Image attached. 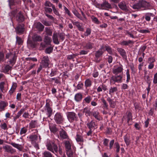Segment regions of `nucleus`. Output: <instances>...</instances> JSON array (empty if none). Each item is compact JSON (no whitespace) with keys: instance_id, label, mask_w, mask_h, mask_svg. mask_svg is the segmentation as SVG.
<instances>
[{"instance_id":"obj_1","label":"nucleus","mask_w":157,"mask_h":157,"mask_svg":"<svg viewBox=\"0 0 157 157\" xmlns=\"http://www.w3.org/2000/svg\"><path fill=\"white\" fill-rule=\"evenodd\" d=\"M150 6L149 3L144 0H141L133 4L131 7L134 10H144L147 9Z\"/></svg>"},{"instance_id":"obj_2","label":"nucleus","mask_w":157,"mask_h":157,"mask_svg":"<svg viewBox=\"0 0 157 157\" xmlns=\"http://www.w3.org/2000/svg\"><path fill=\"white\" fill-rule=\"evenodd\" d=\"M11 17H15L16 20L19 22H23L24 19V17L21 11H19L17 10H15L9 13Z\"/></svg>"},{"instance_id":"obj_3","label":"nucleus","mask_w":157,"mask_h":157,"mask_svg":"<svg viewBox=\"0 0 157 157\" xmlns=\"http://www.w3.org/2000/svg\"><path fill=\"white\" fill-rule=\"evenodd\" d=\"M66 115L67 120L71 123L78 121V118L76 114L74 112H67L66 113Z\"/></svg>"},{"instance_id":"obj_4","label":"nucleus","mask_w":157,"mask_h":157,"mask_svg":"<svg viewBox=\"0 0 157 157\" xmlns=\"http://www.w3.org/2000/svg\"><path fill=\"white\" fill-rule=\"evenodd\" d=\"M46 146L47 149L52 153L56 154L58 152V147L56 144L52 141L48 143Z\"/></svg>"},{"instance_id":"obj_5","label":"nucleus","mask_w":157,"mask_h":157,"mask_svg":"<svg viewBox=\"0 0 157 157\" xmlns=\"http://www.w3.org/2000/svg\"><path fill=\"white\" fill-rule=\"evenodd\" d=\"M54 119L57 124H62L64 120L63 113L59 112H57L55 114Z\"/></svg>"},{"instance_id":"obj_6","label":"nucleus","mask_w":157,"mask_h":157,"mask_svg":"<svg viewBox=\"0 0 157 157\" xmlns=\"http://www.w3.org/2000/svg\"><path fill=\"white\" fill-rule=\"evenodd\" d=\"M123 74H122L119 75H115L112 76L110 79L111 83L113 82L115 84L116 82L121 83L122 82V78H123Z\"/></svg>"},{"instance_id":"obj_7","label":"nucleus","mask_w":157,"mask_h":157,"mask_svg":"<svg viewBox=\"0 0 157 157\" xmlns=\"http://www.w3.org/2000/svg\"><path fill=\"white\" fill-rule=\"evenodd\" d=\"M6 57L7 59L10 58L11 59L9 61L10 64L13 65L15 63L17 59L15 53H13L10 52L9 53H8L6 54Z\"/></svg>"},{"instance_id":"obj_8","label":"nucleus","mask_w":157,"mask_h":157,"mask_svg":"<svg viewBox=\"0 0 157 157\" xmlns=\"http://www.w3.org/2000/svg\"><path fill=\"white\" fill-rule=\"evenodd\" d=\"M45 110L46 112V114L48 117H50L53 113V109L49 102H46L45 106Z\"/></svg>"},{"instance_id":"obj_9","label":"nucleus","mask_w":157,"mask_h":157,"mask_svg":"<svg viewBox=\"0 0 157 157\" xmlns=\"http://www.w3.org/2000/svg\"><path fill=\"white\" fill-rule=\"evenodd\" d=\"M50 63V60L48 56H44L43 57L40 64L43 66L44 68H47L48 67Z\"/></svg>"},{"instance_id":"obj_10","label":"nucleus","mask_w":157,"mask_h":157,"mask_svg":"<svg viewBox=\"0 0 157 157\" xmlns=\"http://www.w3.org/2000/svg\"><path fill=\"white\" fill-rule=\"evenodd\" d=\"M35 131L34 133H36V134L31 135L29 136V140L31 142L32 144L34 143L38 139V130L37 129H33V131Z\"/></svg>"},{"instance_id":"obj_11","label":"nucleus","mask_w":157,"mask_h":157,"mask_svg":"<svg viewBox=\"0 0 157 157\" xmlns=\"http://www.w3.org/2000/svg\"><path fill=\"white\" fill-rule=\"evenodd\" d=\"M125 117L127 119V123L128 124L130 122L132 121V116L131 113L129 111H127L125 113V115L122 118V121H124L125 119Z\"/></svg>"},{"instance_id":"obj_12","label":"nucleus","mask_w":157,"mask_h":157,"mask_svg":"<svg viewBox=\"0 0 157 157\" xmlns=\"http://www.w3.org/2000/svg\"><path fill=\"white\" fill-rule=\"evenodd\" d=\"M3 148L5 150L6 152H7L11 154H13L16 152V150L13 148L11 146L6 145L3 146Z\"/></svg>"},{"instance_id":"obj_13","label":"nucleus","mask_w":157,"mask_h":157,"mask_svg":"<svg viewBox=\"0 0 157 157\" xmlns=\"http://www.w3.org/2000/svg\"><path fill=\"white\" fill-rule=\"evenodd\" d=\"M99 8L102 9H111L112 8L111 5L108 2L105 1L101 4L98 5Z\"/></svg>"},{"instance_id":"obj_14","label":"nucleus","mask_w":157,"mask_h":157,"mask_svg":"<svg viewBox=\"0 0 157 157\" xmlns=\"http://www.w3.org/2000/svg\"><path fill=\"white\" fill-rule=\"evenodd\" d=\"M16 31L17 33L20 34L23 33L24 31V26L23 24H19L15 28Z\"/></svg>"},{"instance_id":"obj_15","label":"nucleus","mask_w":157,"mask_h":157,"mask_svg":"<svg viewBox=\"0 0 157 157\" xmlns=\"http://www.w3.org/2000/svg\"><path fill=\"white\" fill-rule=\"evenodd\" d=\"M118 6L120 9L123 10H128V8L126 4L124 1H122L120 2L118 4Z\"/></svg>"},{"instance_id":"obj_16","label":"nucleus","mask_w":157,"mask_h":157,"mask_svg":"<svg viewBox=\"0 0 157 157\" xmlns=\"http://www.w3.org/2000/svg\"><path fill=\"white\" fill-rule=\"evenodd\" d=\"M86 125L89 129H95L97 128V125L93 121L87 123Z\"/></svg>"},{"instance_id":"obj_17","label":"nucleus","mask_w":157,"mask_h":157,"mask_svg":"<svg viewBox=\"0 0 157 157\" xmlns=\"http://www.w3.org/2000/svg\"><path fill=\"white\" fill-rule=\"evenodd\" d=\"M34 27L40 31H43L44 28V26L40 22L35 23Z\"/></svg>"},{"instance_id":"obj_18","label":"nucleus","mask_w":157,"mask_h":157,"mask_svg":"<svg viewBox=\"0 0 157 157\" xmlns=\"http://www.w3.org/2000/svg\"><path fill=\"white\" fill-rule=\"evenodd\" d=\"M123 68L122 65L116 68L113 69V72L115 75H118L120 73L122 72L123 70Z\"/></svg>"},{"instance_id":"obj_19","label":"nucleus","mask_w":157,"mask_h":157,"mask_svg":"<svg viewBox=\"0 0 157 157\" xmlns=\"http://www.w3.org/2000/svg\"><path fill=\"white\" fill-rule=\"evenodd\" d=\"M38 127V123L37 120H32L29 124L30 129L36 128Z\"/></svg>"},{"instance_id":"obj_20","label":"nucleus","mask_w":157,"mask_h":157,"mask_svg":"<svg viewBox=\"0 0 157 157\" xmlns=\"http://www.w3.org/2000/svg\"><path fill=\"white\" fill-rule=\"evenodd\" d=\"M76 141L79 143H83L84 142V139L82 135L80 133H77L75 137Z\"/></svg>"},{"instance_id":"obj_21","label":"nucleus","mask_w":157,"mask_h":157,"mask_svg":"<svg viewBox=\"0 0 157 157\" xmlns=\"http://www.w3.org/2000/svg\"><path fill=\"white\" fill-rule=\"evenodd\" d=\"M10 144L14 147L17 148L20 151H21L22 150L23 146L21 144H20L12 142L10 143Z\"/></svg>"},{"instance_id":"obj_22","label":"nucleus","mask_w":157,"mask_h":157,"mask_svg":"<svg viewBox=\"0 0 157 157\" xmlns=\"http://www.w3.org/2000/svg\"><path fill=\"white\" fill-rule=\"evenodd\" d=\"M59 134L60 137L63 139H67L68 137L66 132L63 129L60 131Z\"/></svg>"},{"instance_id":"obj_23","label":"nucleus","mask_w":157,"mask_h":157,"mask_svg":"<svg viewBox=\"0 0 157 157\" xmlns=\"http://www.w3.org/2000/svg\"><path fill=\"white\" fill-rule=\"evenodd\" d=\"M8 103L3 101L0 102V111H3L5 108L8 105Z\"/></svg>"},{"instance_id":"obj_24","label":"nucleus","mask_w":157,"mask_h":157,"mask_svg":"<svg viewBox=\"0 0 157 157\" xmlns=\"http://www.w3.org/2000/svg\"><path fill=\"white\" fill-rule=\"evenodd\" d=\"M71 22L73 25H75L78 28V30L81 31H84V29L80 25V23L78 22H75L73 20H71Z\"/></svg>"},{"instance_id":"obj_25","label":"nucleus","mask_w":157,"mask_h":157,"mask_svg":"<svg viewBox=\"0 0 157 157\" xmlns=\"http://www.w3.org/2000/svg\"><path fill=\"white\" fill-rule=\"evenodd\" d=\"M82 98V95L80 93L76 94L75 96V99L77 102L80 101Z\"/></svg>"},{"instance_id":"obj_26","label":"nucleus","mask_w":157,"mask_h":157,"mask_svg":"<svg viewBox=\"0 0 157 157\" xmlns=\"http://www.w3.org/2000/svg\"><path fill=\"white\" fill-rule=\"evenodd\" d=\"M52 40L54 43L56 44H59V42L58 39L57 33H54L52 36Z\"/></svg>"},{"instance_id":"obj_27","label":"nucleus","mask_w":157,"mask_h":157,"mask_svg":"<svg viewBox=\"0 0 157 157\" xmlns=\"http://www.w3.org/2000/svg\"><path fill=\"white\" fill-rule=\"evenodd\" d=\"M28 46L32 48H35L37 46V44L33 42L31 40L29 39L27 42Z\"/></svg>"},{"instance_id":"obj_28","label":"nucleus","mask_w":157,"mask_h":157,"mask_svg":"<svg viewBox=\"0 0 157 157\" xmlns=\"http://www.w3.org/2000/svg\"><path fill=\"white\" fill-rule=\"evenodd\" d=\"M25 109V108H22L17 113V115L14 117V119L15 120L18 119L21 115L24 112Z\"/></svg>"},{"instance_id":"obj_29","label":"nucleus","mask_w":157,"mask_h":157,"mask_svg":"<svg viewBox=\"0 0 157 157\" xmlns=\"http://www.w3.org/2000/svg\"><path fill=\"white\" fill-rule=\"evenodd\" d=\"M130 136L129 135H126L124 136V141L127 146L129 145L131 143V140H130Z\"/></svg>"},{"instance_id":"obj_30","label":"nucleus","mask_w":157,"mask_h":157,"mask_svg":"<svg viewBox=\"0 0 157 157\" xmlns=\"http://www.w3.org/2000/svg\"><path fill=\"white\" fill-rule=\"evenodd\" d=\"M49 128L51 131L54 133L56 132L58 130L56 128V125L55 124L50 125Z\"/></svg>"},{"instance_id":"obj_31","label":"nucleus","mask_w":157,"mask_h":157,"mask_svg":"<svg viewBox=\"0 0 157 157\" xmlns=\"http://www.w3.org/2000/svg\"><path fill=\"white\" fill-rule=\"evenodd\" d=\"M32 39L34 41H41L42 40V38L39 35H35L32 37Z\"/></svg>"},{"instance_id":"obj_32","label":"nucleus","mask_w":157,"mask_h":157,"mask_svg":"<svg viewBox=\"0 0 157 157\" xmlns=\"http://www.w3.org/2000/svg\"><path fill=\"white\" fill-rule=\"evenodd\" d=\"M52 41V39L51 37L48 36H45L44 38V42L47 44L49 45Z\"/></svg>"},{"instance_id":"obj_33","label":"nucleus","mask_w":157,"mask_h":157,"mask_svg":"<svg viewBox=\"0 0 157 157\" xmlns=\"http://www.w3.org/2000/svg\"><path fill=\"white\" fill-rule=\"evenodd\" d=\"M92 82L91 80L89 79H86L85 82V86L86 88L90 87L92 85Z\"/></svg>"},{"instance_id":"obj_34","label":"nucleus","mask_w":157,"mask_h":157,"mask_svg":"<svg viewBox=\"0 0 157 157\" xmlns=\"http://www.w3.org/2000/svg\"><path fill=\"white\" fill-rule=\"evenodd\" d=\"M83 112L85 113V115L87 116L90 115L91 112L88 107L85 108L83 109Z\"/></svg>"},{"instance_id":"obj_35","label":"nucleus","mask_w":157,"mask_h":157,"mask_svg":"<svg viewBox=\"0 0 157 157\" xmlns=\"http://www.w3.org/2000/svg\"><path fill=\"white\" fill-rule=\"evenodd\" d=\"M53 81H55V83L57 84H60V82L59 80V77L51 78L49 81L51 82H52Z\"/></svg>"},{"instance_id":"obj_36","label":"nucleus","mask_w":157,"mask_h":157,"mask_svg":"<svg viewBox=\"0 0 157 157\" xmlns=\"http://www.w3.org/2000/svg\"><path fill=\"white\" fill-rule=\"evenodd\" d=\"M107 100L109 102L110 106L112 108H114L115 107L114 103L113 100L111 99L110 98L108 97Z\"/></svg>"},{"instance_id":"obj_37","label":"nucleus","mask_w":157,"mask_h":157,"mask_svg":"<svg viewBox=\"0 0 157 157\" xmlns=\"http://www.w3.org/2000/svg\"><path fill=\"white\" fill-rule=\"evenodd\" d=\"M99 113L98 111H94L93 113V115L97 120L100 121L101 120V117L99 115Z\"/></svg>"},{"instance_id":"obj_38","label":"nucleus","mask_w":157,"mask_h":157,"mask_svg":"<svg viewBox=\"0 0 157 157\" xmlns=\"http://www.w3.org/2000/svg\"><path fill=\"white\" fill-rule=\"evenodd\" d=\"M43 157H53V156L51 152L48 151H45L43 153Z\"/></svg>"},{"instance_id":"obj_39","label":"nucleus","mask_w":157,"mask_h":157,"mask_svg":"<svg viewBox=\"0 0 157 157\" xmlns=\"http://www.w3.org/2000/svg\"><path fill=\"white\" fill-rule=\"evenodd\" d=\"M65 145L66 150H67V151L71 150V145L69 141H66L65 142Z\"/></svg>"},{"instance_id":"obj_40","label":"nucleus","mask_w":157,"mask_h":157,"mask_svg":"<svg viewBox=\"0 0 157 157\" xmlns=\"http://www.w3.org/2000/svg\"><path fill=\"white\" fill-rule=\"evenodd\" d=\"M45 32L47 35L52 36V31L48 27H46L45 28Z\"/></svg>"},{"instance_id":"obj_41","label":"nucleus","mask_w":157,"mask_h":157,"mask_svg":"<svg viewBox=\"0 0 157 157\" xmlns=\"http://www.w3.org/2000/svg\"><path fill=\"white\" fill-rule=\"evenodd\" d=\"M103 52L101 50H99L97 51L95 54V56L96 58H98L102 54Z\"/></svg>"},{"instance_id":"obj_42","label":"nucleus","mask_w":157,"mask_h":157,"mask_svg":"<svg viewBox=\"0 0 157 157\" xmlns=\"http://www.w3.org/2000/svg\"><path fill=\"white\" fill-rule=\"evenodd\" d=\"M118 52L123 58L126 57V54L124 50H118Z\"/></svg>"},{"instance_id":"obj_43","label":"nucleus","mask_w":157,"mask_h":157,"mask_svg":"<svg viewBox=\"0 0 157 157\" xmlns=\"http://www.w3.org/2000/svg\"><path fill=\"white\" fill-rule=\"evenodd\" d=\"M73 13L78 18H79L81 20H82V18L80 14L76 10H75L73 11Z\"/></svg>"},{"instance_id":"obj_44","label":"nucleus","mask_w":157,"mask_h":157,"mask_svg":"<svg viewBox=\"0 0 157 157\" xmlns=\"http://www.w3.org/2000/svg\"><path fill=\"white\" fill-rule=\"evenodd\" d=\"M44 5L46 7H51L52 8H53L55 6L52 3L48 1H46L45 2L44 4Z\"/></svg>"},{"instance_id":"obj_45","label":"nucleus","mask_w":157,"mask_h":157,"mask_svg":"<svg viewBox=\"0 0 157 157\" xmlns=\"http://www.w3.org/2000/svg\"><path fill=\"white\" fill-rule=\"evenodd\" d=\"M101 100L102 101L103 104V107L106 109H108V105L106 101L103 98H101Z\"/></svg>"},{"instance_id":"obj_46","label":"nucleus","mask_w":157,"mask_h":157,"mask_svg":"<svg viewBox=\"0 0 157 157\" xmlns=\"http://www.w3.org/2000/svg\"><path fill=\"white\" fill-rule=\"evenodd\" d=\"M92 98L90 96H88L86 97L84 100V101H85L86 103H89L91 100H92Z\"/></svg>"},{"instance_id":"obj_47","label":"nucleus","mask_w":157,"mask_h":157,"mask_svg":"<svg viewBox=\"0 0 157 157\" xmlns=\"http://www.w3.org/2000/svg\"><path fill=\"white\" fill-rule=\"evenodd\" d=\"M11 68L12 67L10 66L9 65H6L4 68L3 72H8L9 70L11 69Z\"/></svg>"},{"instance_id":"obj_48","label":"nucleus","mask_w":157,"mask_h":157,"mask_svg":"<svg viewBox=\"0 0 157 157\" xmlns=\"http://www.w3.org/2000/svg\"><path fill=\"white\" fill-rule=\"evenodd\" d=\"M91 19L95 23L99 24V22L98 20V18L94 16H92L91 17Z\"/></svg>"},{"instance_id":"obj_49","label":"nucleus","mask_w":157,"mask_h":157,"mask_svg":"<svg viewBox=\"0 0 157 157\" xmlns=\"http://www.w3.org/2000/svg\"><path fill=\"white\" fill-rule=\"evenodd\" d=\"M132 43V41L131 40H128L127 41H123L121 43V45H127L129 44H131Z\"/></svg>"},{"instance_id":"obj_50","label":"nucleus","mask_w":157,"mask_h":157,"mask_svg":"<svg viewBox=\"0 0 157 157\" xmlns=\"http://www.w3.org/2000/svg\"><path fill=\"white\" fill-rule=\"evenodd\" d=\"M5 82H1L0 83V89L2 92L3 93L4 88Z\"/></svg>"},{"instance_id":"obj_51","label":"nucleus","mask_w":157,"mask_h":157,"mask_svg":"<svg viewBox=\"0 0 157 157\" xmlns=\"http://www.w3.org/2000/svg\"><path fill=\"white\" fill-rule=\"evenodd\" d=\"M27 129L25 127H23L21 129L20 134L21 135L25 134L27 132Z\"/></svg>"},{"instance_id":"obj_52","label":"nucleus","mask_w":157,"mask_h":157,"mask_svg":"<svg viewBox=\"0 0 157 157\" xmlns=\"http://www.w3.org/2000/svg\"><path fill=\"white\" fill-rule=\"evenodd\" d=\"M44 8L46 13H51L52 11V9L51 8L45 7Z\"/></svg>"},{"instance_id":"obj_53","label":"nucleus","mask_w":157,"mask_h":157,"mask_svg":"<svg viewBox=\"0 0 157 157\" xmlns=\"http://www.w3.org/2000/svg\"><path fill=\"white\" fill-rule=\"evenodd\" d=\"M117 90V87H111L109 90V94H110L111 93H113L116 92Z\"/></svg>"},{"instance_id":"obj_54","label":"nucleus","mask_w":157,"mask_h":157,"mask_svg":"<svg viewBox=\"0 0 157 157\" xmlns=\"http://www.w3.org/2000/svg\"><path fill=\"white\" fill-rule=\"evenodd\" d=\"M66 151L67 154V155L68 157H73V153L72 151H71V150L69 151H67V150H66Z\"/></svg>"},{"instance_id":"obj_55","label":"nucleus","mask_w":157,"mask_h":157,"mask_svg":"<svg viewBox=\"0 0 157 157\" xmlns=\"http://www.w3.org/2000/svg\"><path fill=\"white\" fill-rule=\"evenodd\" d=\"M126 74L127 75L126 82L127 83H128L130 79V75L129 74V71L128 70H127L126 72Z\"/></svg>"},{"instance_id":"obj_56","label":"nucleus","mask_w":157,"mask_h":157,"mask_svg":"<svg viewBox=\"0 0 157 157\" xmlns=\"http://www.w3.org/2000/svg\"><path fill=\"white\" fill-rule=\"evenodd\" d=\"M16 40L17 43L18 45H20L22 43V40L20 37L17 36L16 37Z\"/></svg>"},{"instance_id":"obj_57","label":"nucleus","mask_w":157,"mask_h":157,"mask_svg":"<svg viewBox=\"0 0 157 157\" xmlns=\"http://www.w3.org/2000/svg\"><path fill=\"white\" fill-rule=\"evenodd\" d=\"M52 8V10H53V12L56 15L59 16V13L55 7V6L53 7Z\"/></svg>"},{"instance_id":"obj_58","label":"nucleus","mask_w":157,"mask_h":157,"mask_svg":"<svg viewBox=\"0 0 157 157\" xmlns=\"http://www.w3.org/2000/svg\"><path fill=\"white\" fill-rule=\"evenodd\" d=\"M85 48L89 49L93 48V47L92 43L90 42L87 43L85 46Z\"/></svg>"},{"instance_id":"obj_59","label":"nucleus","mask_w":157,"mask_h":157,"mask_svg":"<svg viewBox=\"0 0 157 157\" xmlns=\"http://www.w3.org/2000/svg\"><path fill=\"white\" fill-rule=\"evenodd\" d=\"M48 45V44H47L45 42H42L41 43L40 46L42 48H46V49H50L49 47L47 48V46Z\"/></svg>"},{"instance_id":"obj_60","label":"nucleus","mask_w":157,"mask_h":157,"mask_svg":"<svg viewBox=\"0 0 157 157\" xmlns=\"http://www.w3.org/2000/svg\"><path fill=\"white\" fill-rule=\"evenodd\" d=\"M0 127L2 129L4 130H7L8 129L7 124L6 123H4L1 124Z\"/></svg>"},{"instance_id":"obj_61","label":"nucleus","mask_w":157,"mask_h":157,"mask_svg":"<svg viewBox=\"0 0 157 157\" xmlns=\"http://www.w3.org/2000/svg\"><path fill=\"white\" fill-rule=\"evenodd\" d=\"M91 32V30L90 28H87L86 30V31L85 33V36H87L90 35Z\"/></svg>"},{"instance_id":"obj_62","label":"nucleus","mask_w":157,"mask_h":157,"mask_svg":"<svg viewBox=\"0 0 157 157\" xmlns=\"http://www.w3.org/2000/svg\"><path fill=\"white\" fill-rule=\"evenodd\" d=\"M152 14L151 13H147L145 17V19L147 21H150L151 18L150 17V15H151Z\"/></svg>"},{"instance_id":"obj_63","label":"nucleus","mask_w":157,"mask_h":157,"mask_svg":"<svg viewBox=\"0 0 157 157\" xmlns=\"http://www.w3.org/2000/svg\"><path fill=\"white\" fill-rule=\"evenodd\" d=\"M155 61V59L153 58H149L148 59V62L149 63H153Z\"/></svg>"},{"instance_id":"obj_64","label":"nucleus","mask_w":157,"mask_h":157,"mask_svg":"<svg viewBox=\"0 0 157 157\" xmlns=\"http://www.w3.org/2000/svg\"><path fill=\"white\" fill-rule=\"evenodd\" d=\"M42 22L46 26H49L51 25V23L45 20H43Z\"/></svg>"}]
</instances>
